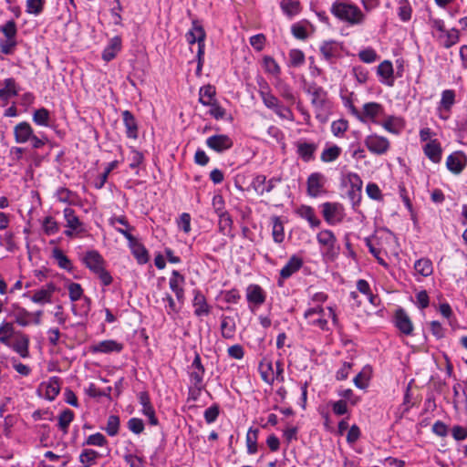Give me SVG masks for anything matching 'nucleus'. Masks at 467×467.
Instances as JSON below:
<instances>
[{
    "label": "nucleus",
    "instance_id": "obj_3",
    "mask_svg": "<svg viewBox=\"0 0 467 467\" xmlns=\"http://www.w3.org/2000/svg\"><path fill=\"white\" fill-rule=\"evenodd\" d=\"M305 91L311 96V105L316 113V118L321 122L327 119V114L330 110V101L327 92L316 83H310L305 88Z\"/></svg>",
    "mask_w": 467,
    "mask_h": 467
},
{
    "label": "nucleus",
    "instance_id": "obj_62",
    "mask_svg": "<svg viewBox=\"0 0 467 467\" xmlns=\"http://www.w3.org/2000/svg\"><path fill=\"white\" fill-rule=\"evenodd\" d=\"M446 33V40L443 43V47L445 48H450L455 44H457L460 40V32L456 28H452L448 30Z\"/></svg>",
    "mask_w": 467,
    "mask_h": 467
},
{
    "label": "nucleus",
    "instance_id": "obj_34",
    "mask_svg": "<svg viewBox=\"0 0 467 467\" xmlns=\"http://www.w3.org/2000/svg\"><path fill=\"white\" fill-rule=\"evenodd\" d=\"M414 269L417 274L421 276L428 277L433 273V265L429 258L422 257L415 262Z\"/></svg>",
    "mask_w": 467,
    "mask_h": 467
},
{
    "label": "nucleus",
    "instance_id": "obj_20",
    "mask_svg": "<svg viewBox=\"0 0 467 467\" xmlns=\"http://www.w3.org/2000/svg\"><path fill=\"white\" fill-rule=\"evenodd\" d=\"M192 306L194 307V315L198 317L208 316L211 312V307L207 304L204 295L199 290L194 291Z\"/></svg>",
    "mask_w": 467,
    "mask_h": 467
},
{
    "label": "nucleus",
    "instance_id": "obj_1",
    "mask_svg": "<svg viewBox=\"0 0 467 467\" xmlns=\"http://www.w3.org/2000/svg\"><path fill=\"white\" fill-rule=\"evenodd\" d=\"M330 12L339 20L351 26L361 25L365 20V15L360 8L346 0H336L331 5Z\"/></svg>",
    "mask_w": 467,
    "mask_h": 467
},
{
    "label": "nucleus",
    "instance_id": "obj_26",
    "mask_svg": "<svg viewBox=\"0 0 467 467\" xmlns=\"http://www.w3.org/2000/svg\"><path fill=\"white\" fill-rule=\"evenodd\" d=\"M29 337L24 333H18L17 338L12 345V348L23 358L29 357Z\"/></svg>",
    "mask_w": 467,
    "mask_h": 467
},
{
    "label": "nucleus",
    "instance_id": "obj_8",
    "mask_svg": "<svg viewBox=\"0 0 467 467\" xmlns=\"http://www.w3.org/2000/svg\"><path fill=\"white\" fill-rule=\"evenodd\" d=\"M321 207L324 220L328 224L334 225L343 221L345 213L341 203L327 202L322 203Z\"/></svg>",
    "mask_w": 467,
    "mask_h": 467
},
{
    "label": "nucleus",
    "instance_id": "obj_4",
    "mask_svg": "<svg viewBox=\"0 0 467 467\" xmlns=\"http://www.w3.org/2000/svg\"><path fill=\"white\" fill-rule=\"evenodd\" d=\"M82 261L99 278L103 285L108 286L112 283V276L105 268L106 262L98 251L90 250L86 252Z\"/></svg>",
    "mask_w": 467,
    "mask_h": 467
},
{
    "label": "nucleus",
    "instance_id": "obj_18",
    "mask_svg": "<svg viewBox=\"0 0 467 467\" xmlns=\"http://www.w3.org/2000/svg\"><path fill=\"white\" fill-rule=\"evenodd\" d=\"M121 116L126 128L127 137L133 140L138 139L139 127L134 115L130 110H124L122 111Z\"/></svg>",
    "mask_w": 467,
    "mask_h": 467
},
{
    "label": "nucleus",
    "instance_id": "obj_10",
    "mask_svg": "<svg viewBox=\"0 0 467 467\" xmlns=\"http://www.w3.org/2000/svg\"><path fill=\"white\" fill-rule=\"evenodd\" d=\"M327 179L321 172L311 173L306 180V192L312 198H317L327 192L325 184Z\"/></svg>",
    "mask_w": 467,
    "mask_h": 467
},
{
    "label": "nucleus",
    "instance_id": "obj_60",
    "mask_svg": "<svg viewBox=\"0 0 467 467\" xmlns=\"http://www.w3.org/2000/svg\"><path fill=\"white\" fill-rule=\"evenodd\" d=\"M261 378L266 383H273L275 380L274 377H271V374H274L273 372V366L271 362H268L266 364L261 363L259 366Z\"/></svg>",
    "mask_w": 467,
    "mask_h": 467
},
{
    "label": "nucleus",
    "instance_id": "obj_51",
    "mask_svg": "<svg viewBox=\"0 0 467 467\" xmlns=\"http://www.w3.org/2000/svg\"><path fill=\"white\" fill-rule=\"evenodd\" d=\"M118 166V161H113L111 162H109L105 171L99 175V179L97 182H95L94 183V186L95 188L97 189H101L103 188V186L105 185L107 180H108V177L109 175V173L115 169L117 168Z\"/></svg>",
    "mask_w": 467,
    "mask_h": 467
},
{
    "label": "nucleus",
    "instance_id": "obj_54",
    "mask_svg": "<svg viewBox=\"0 0 467 467\" xmlns=\"http://www.w3.org/2000/svg\"><path fill=\"white\" fill-rule=\"evenodd\" d=\"M119 418L117 415H110L107 420V426L105 428L106 432L109 436L114 437L119 433Z\"/></svg>",
    "mask_w": 467,
    "mask_h": 467
},
{
    "label": "nucleus",
    "instance_id": "obj_48",
    "mask_svg": "<svg viewBox=\"0 0 467 467\" xmlns=\"http://www.w3.org/2000/svg\"><path fill=\"white\" fill-rule=\"evenodd\" d=\"M53 257L57 261L58 266L60 268L70 271L72 269L71 261L68 257L63 253L59 248H55L53 250Z\"/></svg>",
    "mask_w": 467,
    "mask_h": 467
},
{
    "label": "nucleus",
    "instance_id": "obj_35",
    "mask_svg": "<svg viewBox=\"0 0 467 467\" xmlns=\"http://www.w3.org/2000/svg\"><path fill=\"white\" fill-rule=\"evenodd\" d=\"M258 435L259 429L250 428L246 433L245 442L248 454H254L258 451Z\"/></svg>",
    "mask_w": 467,
    "mask_h": 467
},
{
    "label": "nucleus",
    "instance_id": "obj_27",
    "mask_svg": "<svg viewBox=\"0 0 467 467\" xmlns=\"http://www.w3.org/2000/svg\"><path fill=\"white\" fill-rule=\"evenodd\" d=\"M383 112H384V109H383L382 105H380L379 103H377V102L366 103L363 106V111H362L363 120L362 121H366L367 119L375 121V119L377 117L383 115Z\"/></svg>",
    "mask_w": 467,
    "mask_h": 467
},
{
    "label": "nucleus",
    "instance_id": "obj_56",
    "mask_svg": "<svg viewBox=\"0 0 467 467\" xmlns=\"http://www.w3.org/2000/svg\"><path fill=\"white\" fill-rule=\"evenodd\" d=\"M290 66L297 67L305 63V54L300 49H291L289 51Z\"/></svg>",
    "mask_w": 467,
    "mask_h": 467
},
{
    "label": "nucleus",
    "instance_id": "obj_12",
    "mask_svg": "<svg viewBox=\"0 0 467 467\" xmlns=\"http://www.w3.org/2000/svg\"><path fill=\"white\" fill-rule=\"evenodd\" d=\"M348 181L350 185L348 191V196L353 206L358 205L362 198L363 182L357 173H349L348 175Z\"/></svg>",
    "mask_w": 467,
    "mask_h": 467
},
{
    "label": "nucleus",
    "instance_id": "obj_58",
    "mask_svg": "<svg viewBox=\"0 0 467 467\" xmlns=\"http://www.w3.org/2000/svg\"><path fill=\"white\" fill-rule=\"evenodd\" d=\"M185 278L177 270H173L171 277L170 278L169 285L172 292L182 288V285L184 283Z\"/></svg>",
    "mask_w": 467,
    "mask_h": 467
},
{
    "label": "nucleus",
    "instance_id": "obj_31",
    "mask_svg": "<svg viewBox=\"0 0 467 467\" xmlns=\"http://www.w3.org/2000/svg\"><path fill=\"white\" fill-rule=\"evenodd\" d=\"M278 94L288 103L294 104L296 102V95L293 92L290 85L285 83L284 80L278 78L275 85Z\"/></svg>",
    "mask_w": 467,
    "mask_h": 467
},
{
    "label": "nucleus",
    "instance_id": "obj_11",
    "mask_svg": "<svg viewBox=\"0 0 467 467\" xmlns=\"http://www.w3.org/2000/svg\"><path fill=\"white\" fill-rule=\"evenodd\" d=\"M364 143L368 150L376 155L385 154L390 146L389 140L382 136L371 134L365 138Z\"/></svg>",
    "mask_w": 467,
    "mask_h": 467
},
{
    "label": "nucleus",
    "instance_id": "obj_2",
    "mask_svg": "<svg viewBox=\"0 0 467 467\" xmlns=\"http://www.w3.org/2000/svg\"><path fill=\"white\" fill-rule=\"evenodd\" d=\"M116 223L126 226L127 229H119L116 227V230L129 241V244L132 249V254L136 257L139 264L147 263L149 260L148 251L142 244H139L136 238L131 234L130 232L134 230V228L129 224L127 218L123 215L113 216L109 218V224L111 226H115Z\"/></svg>",
    "mask_w": 467,
    "mask_h": 467
},
{
    "label": "nucleus",
    "instance_id": "obj_21",
    "mask_svg": "<svg viewBox=\"0 0 467 467\" xmlns=\"http://www.w3.org/2000/svg\"><path fill=\"white\" fill-rule=\"evenodd\" d=\"M122 349L123 344L113 339L103 340L91 347L93 353H119Z\"/></svg>",
    "mask_w": 467,
    "mask_h": 467
},
{
    "label": "nucleus",
    "instance_id": "obj_6",
    "mask_svg": "<svg viewBox=\"0 0 467 467\" xmlns=\"http://www.w3.org/2000/svg\"><path fill=\"white\" fill-rule=\"evenodd\" d=\"M188 369L190 381L194 389L193 391H192V389H190V391L192 394V400H197L201 391L205 388V384L203 382L205 368L202 365L201 356L197 351L194 352L193 360L189 366Z\"/></svg>",
    "mask_w": 467,
    "mask_h": 467
},
{
    "label": "nucleus",
    "instance_id": "obj_63",
    "mask_svg": "<svg viewBox=\"0 0 467 467\" xmlns=\"http://www.w3.org/2000/svg\"><path fill=\"white\" fill-rule=\"evenodd\" d=\"M348 128V121L345 119H338L333 121L331 124V131L337 137L342 136L346 132Z\"/></svg>",
    "mask_w": 467,
    "mask_h": 467
},
{
    "label": "nucleus",
    "instance_id": "obj_47",
    "mask_svg": "<svg viewBox=\"0 0 467 467\" xmlns=\"http://www.w3.org/2000/svg\"><path fill=\"white\" fill-rule=\"evenodd\" d=\"M15 335V327L11 322H3L0 325V342L8 345L10 338Z\"/></svg>",
    "mask_w": 467,
    "mask_h": 467
},
{
    "label": "nucleus",
    "instance_id": "obj_59",
    "mask_svg": "<svg viewBox=\"0 0 467 467\" xmlns=\"http://www.w3.org/2000/svg\"><path fill=\"white\" fill-rule=\"evenodd\" d=\"M108 443L107 439L103 434L100 432H97L95 434H91L88 437L86 441L83 443V445H92V446H99L102 447L105 446Z\"/></svg>",
    "mask_w": 467,
    "mask_h": 467
},
{
    "label": "nucleus",
    "instance_id": "obj_42",
    "mask_svg": "<svg viewBox=\"0 0 467 467\" xmlns=\"http://www.w3.org/2000/svg\"><path fill=\"white\" fill-rule=\"evenodd\" d=\"M320 52L327 61L336 57L338 54V47L336 41H325L320 47Z\"/></svg>",
    "mask_w": 467,
    "mask_h": 467
},
{
    "label": "nucleus",
    "instance_id": "obj_61",
    "mask_svg": "<svg viewBox=\"0 0 467 467\" xmlns=\"http://www.w3.org/2000/svg\"><path fill=\"white\" fill-rule=\"evenodd\" d=\"M1 32L8 39H16L17 34L16 24L14 20L7 21L2 27Z\"/></svg>",
    "mask_w": 467,
    "mask_h": 467
},
{
    "label": "nucleus",
    "instance_id": "obj_45",
    "mask_svg": "<svg viewBox=\"0 0 467 467\" xmlns=\"http://www.w3.org/2000/svg\"><path fill=\"white\" fill-rule=\"evenodd\" d=\"M341 148L337 145H331L323 150L320 155V160L323 162L335 161L341 154Z\"/></svg>",
    "mask_w": 467,
    "mask_h": 467
},
{
    "label": "nucleus",
    "instance_id": "obj_52",
    "mask_svg": "<svg viewBox=\"0 0 467 467\" xmlns=\"http://www.w3.org/2000/svg\"><path fill=\"white\" fill-rule=\"evenodd\" d=\"M264 67L267 73L273 76H279L281 73V68L276 61L270 56H265L263 58Z\"/></svg>",
    "mask_w": 467,
    "mask_h": 467
},
{
    "label": "nucleus",
    "instance_id": "obj_29",
    "mask_svg": "<svg viewBox=\"0 0 467 467\" xmlns=\"http://www.w3.org/2000/svg\"><path fill=\"white\" fill-rule=\"evenodd\" d=\"M121 49V39L119 36H114L110 39L109 44L104 48L102 52L103 60L109 62L115 58L118 52Z\"/></svg>",
    "mask_w": 467,
    "mask_h": 467
},
{
    "label": "nucleus",
    "instance_id": "obj_14",
    "mask_svg": "<svg viewBox=\"0 0 467 467\" xmlns=\"http://www.w3.org/2000/svg\"><path fill=\"white\" fill-rule=\"evenodd\" d=\"M303 265V260L297 255H292L285 266L280 270V278L277 281L278 286H283V280L289 278L297 272Z\"/></svg>",
    "mask_w": 467,
    "mask_h": 467
},
{
    "label": "nucleus",
    "instance_id": "obj_7",
    "mask_svg": "<svg viewBox=\"0 0 467 467\" xmlns=\"http://www.w3.org/2000/svg\"><path fill=\"white\" fill-rule=\"evenodd\" d=\"M317 240L323 248L322 254L327 260L333 261L337 257L340 248L337 237L331 230L320 231L317 235Z\"/></svg>",
    "mask_w": 467,
    "mask_h": 467
},
{
    "label": "nucleus",
    "instance_id": "obj_23",
    "mask_svg": "<svg viewBox=\"0 0 467 467\" xmlns=\"http://www.w3.org/2000/svg\"><path fill=\"white\" fill-rule=\"evenodd\" d=\"M265 293L259 285H250L246 288V299L256 306L263 305L265 301Z\"/></svg>",
    "mask_w": 467,
    "mask_h": 467
},
{
    "label": "nucleus",
    "instance_id": "obj_41",
    "mask_svg": "<svg viewBox=\"0 0 467 467\" xmlns=\"http://www.w3.org/2000/svg\"><path fill=\"white\" fill-rule=\"evenodd\" d=\"M456 93L453 89H445L441 93V99L439 105V109L450 111L455 104Z\"/></svg>",
    "mask_w": 467,
    "mask_h": 467
},
{
    "label": "nucleus",
    "instance_id": "obj_15",
    "mask_svg": "<svg viewBox=\"0 0 467 467\" xmlns=\"http://www.w3.org/2000/svg\"><path fill=\"white\" fill-rule=\"evenodd\" d=\"M467 165V157L462 151H455L448 156L446 166L455 174L461 173Z\"/></svg>",
    "mask_w": 467,
    "mask_h": 467
},
{
    "label": "nucleus",
    "instance_id": "obj_28",
    "mask_svg": "<svg viewBox=\"0 0 467 467\" xmlns=\"http://www.w3.org/2000/svg\"><path fill=\"white\" fill-rule=\"evenodd\" d=\"M220 329L223 338H234L236 331V324L234 319L232 317L223 316Z\"/></svg>",
    "mask_w": 467,
    "mask_h": 467
},
{
    "label": "nucleus",
    "instance_id": "obj_43",
    "mask_svg": "<svg viewBox=\"0 0 467 467\" xmlns=\"http://www.w3.org/2000/svg\"><path fill=\"white\" fill-rule=\"evenodd\" d=\"M12 307L14 308L13 315L15 317L16 323L22 327L28 326L30 323L29 318L31 317V313L17 305H13Z\"/></svg>",
    "mask_w": 467,
    "mask_h": 467
},
{
    "label": "nucleus",
    "instance_id": "obj_13",
    "mask_svg": "<svg viewBox=\"0 0 467 467\" xmlns=\"http://www.w3.org/2000/svg\"><path fill=\"white\" fill-rule=\"evenodd\" d=\"M206 145L215 152L222 153L230 150L234 145V141L226 134H216L207 138Z\"/></svg>",
    "mask_w": 467,
    "mask_h": 467
},
{
    "label": "nucleus",
    "instance_id": "obj_9",
    "mask_svg": "<svg viewBox=\"0 0 467 467\" xmlns=\"http://www.w3.org/2000/svg\"><path fill=\"white\" fill-rule=\"evenodd\" d=\"M205 37L206 33L203 26L199 23L198 20H193L192 23V28L186 34V39L190 45L197 43V52H199V56H204Z\"/></svg>",
    "mask_w": 467,
    "mask_h": 467
},
{
    "label": "nucleus",
    "instance_id": "obj_57",
    "mask_svg": "<svg viewBox=\"0 0 467 467\" xmlns=\"http://www.w3.org/2000/svg\"><path fill=\"white\" fill-rule=\"evenodd\" d=\"M251 185L259 195H264L265 193H266V176L263 174L256 175L253 179Z\"/></svg>",
    "mask_w": 467,
    "mask_h": 467
},
{
    "label": "nucleus",
    "instance_id": "obj_24",
    "mask_svg": "<svg viewBox=\"0 0 467 467\" xmlns=\"http://www.w3.org/2000/svg\"><path fill=\"white\" fill-rule=\"evenodd\" d=\"M219 221H218V230L219 232L225 235L230 237L231 239H234L235 234L233 232L234 228V221L229 213H223L218 215Z\"/></svg>",
    "mask_w": 467,
    "mask_h": 467
},
{
    "label": "nucleus",
    "instance_id": "obj_37",
    "mask_svg": "<svg viewBox=\"0 0 467 467\" xmlns=\"http://www.w3.org/2000/svg\"><path fill=\"white\" fill-rule=\"evenodd\" d=\"M5 88L0 89V100L7 101L11 97L17 95L16 80L12 78L4 80Z\"/></svg>",
    "mask_w": 467,
    "mask_h": 467
},
{
    "label": "nucleus",
    "instance_id": "obj_30",
    "mask_svg": "<svg viewBox=\"0 0 467 467\" xmlns=\"http://www.w3.org/2000/svg\"><path fill=\"white\" fill-rule=\"evenodd\" d=\"M393 72L392 63L389 60H384L378 67V74L383 78L382 82L390 87L394 84Z\"/></svg>",
    "mask_w": 467,
    "mask_h": 467
},
{
    "label": "nucleus",
    "instance_id": "obj_19",
    "mask_svg": "<svg viewBox=\"0 0 467 467\" xmlns=\"http://www.w3.org/2000/svg\"><path fill=\"white\" fill-rule=\"evenodd\" d=\"M33 134V129L26 121H22L16 124L14 128V135L16 143L28 142Z\"/></svg>",
    "mask_w": 467,
    "mask_h": 467
},
{
    "label": "nucleus",
    "instance_id": "obj_50",
    "mask_svg": "<svg viewBox=\"0 0 467 467\" xmlns=\"http://www.w3.org/2000/svg\"><path fill=\"white\" fill-rule=\"evenodd\" d=\"M49 119V111L45 108L36 109L33 114V121L40 126H48Z\"/></svg>",
    "mask_w": 467,
    "mask_h": 467
},
{
    "label": "nucleus",
    "instance_id": "obj_32",
    "mask_svg": "<svg viewBox=\"0 0 467 467\" xmlns=\"http://www.w3.org/2000/svg\"><path fill=\"white\" fill-rule=\"evenodd\" d=\"M215 87L213 85H205L202 86L199 90V102L203 106L212 104L213 102L217 101L215 99Z\"/></svg>",
    "mask_w": 467,
    "mask_h": 467
},
{
    "label": "nucleus",
    "instance_id": "obj_64",
    "mask_svg": "<svg viewBox=\"0 0 467 467\" xmlns=\"http://www.w3.org/2000/svg\"><path fill=\"white\" fill-rule=\"evenodd\" d=\"M220 413V407L218 404H213L204 411V419L208 424H211L216 420Z\"/></svg>",
    "mask_w": 467,
    "mask_h": 467
},
{
    "label": "nucleus",
    "instance_id": "obj_22",
    "mask_svg": "<svg viewBox=\"0 0 467 467\" xmlns=\"http://www.w3.org/2000/svg\"><path fill=\"white\" fill-rule=\"evenodd\" d=\"M56 285L53 283H48L41 289L36 290L31 297L34 303L46 304L51 301V296L56 291Z\"/></svg>",
    "mask_w": 467,
    "mask_h": 467
},
{
    "label": "nucleus",
    "instance_id": "obj_5",
    "mask_svg": "<svg viewBox=\"0 0 467 467\" xmlns=\"http://www.w3.org/2000/svg\"><path fill=\"white\" fill-rule=\"evenodd\" d=\"M259 95L266 108L274 110L282 119L293 120L292 110L282 105L277 97L269 91V86L266 82L260 84Z\"/></svg>",
    "mask_w": 467,
    "mask_h": 467
},
{
    "label": "nucleus",
    "instance_id": "obj_53",
    "mask_svg": "<svg viewBox=\"0 0 467 467\" xmlns=\"http://www.w3.org/2000/svg\"><path fill=\"white\" fill-rule=\"evenodd\" d=\"M411 12L412 9L408 0H400L399 2L398 16L402 21H409L411 17Z\"/></svg>",
    "mask_w": 467,
    "mask_h": 467
},
{
    "label": "nucleus",
    "instance_id": "obj_38",
    "mask_svg": "<svg viewBox=\"0 0 467 467\" xmlns=\"http://www.w3.org/2000/svg\"><path fill=\"white\" fill-rule=\"evenodd\" d=\"M60 391V379L57 377H52L46 384L45 397L48 400H54Z\"/></svg>",
    "mask_w": 467,
    "mask_h": 467
},
{
    "label": "nucleus",
    "instance_id": "obj_46",
    "mask_svg": "<svg viewBox=\"0 0 467 467\" xmlns=\"http://www.w3.org/2000/svg\"><path fill=\"white\" fill-rule=\"evenodd\" d=\"M75 417L74 412L66 409L58 416V428L64 432L67 433L70 423L73 421Z\"/></svg>",
    "mask_w": 467,
    "mask_h": 467
},
{
    "label": "nucleus",
    "instance_id": "obj_39",
    "mask_svg": "<svg viewBox=\"0 0 467 467\" xmlns=\"http://www.w3.org/2000/svg\"><path fill=\"white\" fill-rule=\"evenodd\" d=\"M280 7L289 17L299 14L301 11V4L299 0H281Z\"/></svg>",
    "mask_w": 467,
    "mask_h": 467
},
{
    "label": "nucleus",
    "instance_id": "obj_44",
    "mask_svg": "<svg viewBox=\"0 0 467 467\" xmlns=\"http://www.w3.org/2000/svg\"><path fill=\"white\" fill-rule=\"evenodd\" d=\"M99 457V453L91 449H85L79 455V462L82 467H90L94 465Z\"/></svg>",
    "mask_w": 467,
    "mask_h": 467
},
{
    "label": "nucleus",
    "instance_id": "obj_55",
    "mask_svg": "<svg viewBox=\"0 0 467 467\" xmlns=\"http://www.w3.org/2000/svg\"><path fill=\"white\" fill-rule=\"evenodd\" d=\"M43 230L47 235H53L59 231V225L51 216H47L43 221Z\"/></svg>",
    "mask_w": 467,
    "mask_h": 467
},
{
    "label": "nucleus",
    "instance_id": "obj_16",
    "mask_svg": "<svg viewBox=\"0 0 467 467\" xmlns=\"http://www.w3.org/2000/svg\"><path fill=\"white\" fill-rule=\"evenodd\" d=\"M395 326L406 336L412 334L413 324L403 308H399L395 312Z\"/></svg>",
    "mask_w": 467,
    "mask_h": 467
},
{
    "label": "nucleus",
    "instance_id": "obj_49",
    "mask_svg": "<svg viewBox=\"0 0 467 467\" xmlns=\"http://www.w3.org/2000/svg\"><path fill=\"white\" fill-rule=\"evenodd\" d=\"M46 0H26V12L30 15L39 16L45 7Z\"/></svg>",
    "mask_w": 467,
    "mask_h": 467
},
{
    "label": "nucleus",
    "instance_id": "obj_40",
    "mask_svg": "<svg viewBox=\"0 0 467 467\" xmlns=\"http://www.w3.org/2000/svg\"><path fill=\"white\" fill-rule=\"evenodd\" d=\"M272 236L276 244H281L285 240L284 224L278 216L272 217Z\"/></svg>",
    "mask_w": 467,
    "mask_h": 467
},
{
    "label": "nucleus",
    "instance_id": "obj_36",
    "mask_svg": "<svg viewBox=\"0 0 467 467\" xmlns=\"http://www.w3.org/2000/svg\"><path fill=\"white\" fill-rule=\"evenodd\" d=\"M65 220L67 222V227L74 231H82V223L79 218L76 215V213L71 208H65L63 211Z\"/></svg>",
    "mask_w": 467,
    "mask_h": 467
},
{
    "label": "nucleus",
    "instance_id": "obj_17",
    "mask_svg": "<svg viewBox=\"0 0 467 467\" xmlns=\"http://www.w3.org/2000/svg\"><path fill=\"white\" fill-rule=\"evenodd\" d=\"M296 146L298 157L305 162L315 160V152L317 150V144L307 141H297Z\"/></svg>",
    "mask_w": 467,
    "mask_h": 467
},
{
    "label": "nucleus",
    "instance_id": "obj_33",
    "mask_svg": "<svg viewBox=\"0 0 467 467\" xmlns=\"http://www.w3.org/2000/svg\"><path fill=\"white\" fill-rule=\"evenodd\" d=\"M297 214L306 220L312 227H318L321 221L316 216L315 211L311 206L301 205L297 209Z\"/></svg>",
    "mask_w": 467,
    "mask_h": 467
},
{
    "label": "nucleus",
    "instance_id": "obj_25",
    "mask_svg": "<svg viewBox=\"0 0 467 467\" xmlns=\"http://www.w3.org/2000/svg\"><path fill=\"white\" fill-rule=\"evenodd\" d=\"M425 155L433 162L438 163L441 160V147L438 140H431L424 147Z\"/></svg>",
    "mask_w": 467,
    "mask_h": 467
}]
</instances>
